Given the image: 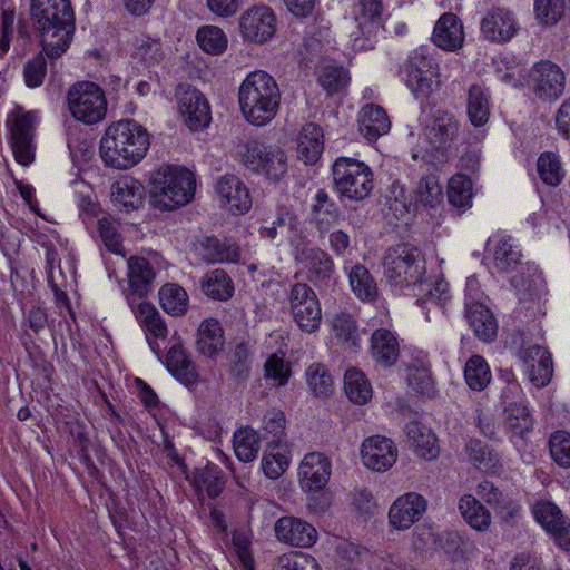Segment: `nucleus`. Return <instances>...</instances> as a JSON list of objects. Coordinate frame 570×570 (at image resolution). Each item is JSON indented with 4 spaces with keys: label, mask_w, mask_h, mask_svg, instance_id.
Listing matches in <instances>:
<instances>
[{
    "label": "nucleus",
    "mask_w": 570,
    "mask_h": 570,
    "mask_svg": "<svg viewBox=\"0 0 570 570\" xmlns=\"http://www.w3.org/2000/svg\"><path fill=\"white\" fill-rule=\"evenodd\" d=\"M150 146L144 126L132 119H121L107 127L100 140V156L106 166L128 169L140 163Z\"/></svg>",
    "instance_id": "f257e3e1"
},
{
    "label": "nucleus",
    "mask_w": 570,
    "mask_h": 570,
    "mask_svg": "<svg viewBox=\"0 0 570 570\" xmlns=\"http://www.w3.org/2000/svg\"><path fill=\"white\" fill-rule=\"evenodd\" d=\"M30 14L41 33L42 51L49 58L65 53L75 30L70 0H31Z\"/></svg>",
    "instance_id": "f03ea898"
},
{
    "label": "nucleus",
    "mask_w": 570,
    "mask_h": 570,
    "mask_svg": "<svg viewBox=\"0 0 570 570\" xmlns=\"http://www.w3.org/2000/svg\"><path fill=\"white\" fill-rule=\"evenodd\" d=\"M281 97L277 81L263 70L249 72L238 89L243 117L258 127L269 124L275 118L281 107Z\"/></svg>",
    "instance_id": "7ed1b4c3"
},
{
    "label": "nucleus",
    "mask_w": 570,
    "mask_h": 570,
    "mask_svg": "<svg viewBox=\"0 0 570 570\" xmlns=\"http://www.w3.org/2000/svg\"><path fill=\"white\" fill-rule=\"evenodd\" d=\"M194 174L183 167L164 166L150 180V204L160 210H174L187 205L194 197Z\"/></svg>",
    "instance_id": "20e7f679"
},
{
    "label": "nucleus",
    "mask_w": 570,
    "mask_h": 570,
    "mask_svg": "<svg viewBox=\"0 0 570 570\" xmlns=\"http://www.w3.org/2000/svg\"><path fill=\"white\" fill-rule=\"evenodd\" d=\"M383 273L394 289H412L416 295L425 284V259L415 247L397 245L385 252Z\"/></svg>",
    "instance_id": "39448f33"
},
{
    "label": "nucleus",
    "mask_w": 570,
    "mask_h": 570,
    "mask_svg": "<svg viewBox=\"0 0 570 570\" xmlns=\"http://www.w3.org/2000/svg\"><path fill=\"white\" fill-rule=\"evenodd\" d=\"M40 124L38 110H27L20 105L7 114L6 128L9 132V145L14 160L23 166H30L36 158V134Z\"/></svg>",
    "instance_id": "423d86ee"
},
{
    "label": "nucleus",
    "mask_w": 570,
    "mask_h": 570,
    "mask_svg": "<svg viewBox=\"0 0 570 570\" xmlns=\"http://www.w3.org/2000/svg\"><path fill=\"white\" fill-rule=\"evenodd\" d=\"M107 98L104 89L92 81H78L66 94V106L78 122L92 126L107 115Z\"/></svg>",
    "instance_id": "0eeeda50"
},
{
    "label": "nucleus",
    "mask_w": 570,
    "mask_h": 570,
    "mask_svg": "<svg viewBox=\"0 0 570 570\" xmlns=\"http://www.w3.org/2000/svg\"><path fill=\"white\" fill-rule=\"evenodd\" d=\"M334 186L341 197L361 202L373 189V171L368 165L355 158L340 157L333 167Z\"/></svg>",
    "instance_id": "6e6552de"
},
{
    "label": "nucleus",
    "mask_w": 570,
    "mask_h": 570,
    "mask_svg": "<svg viewBox=\"0 0 570 570\" xmlns=\"http://www.w3.org/2000/svg\"><path fill=\"white\" fill-rule=\"evenodd\" d=\"M240 158L247 169L273 181L282 179L287 173V156L278 147L249 141L243 147Z\"/></svg>",
    "instance_id": "1a4fd4ad"
},
{
    "label": "nucleus",
    "mask_w": 570,
    "mask_h": 570,
    "mask_svg": "<svg viewBox=\"0 0 570 570\" xmlns=\"http://www.w3.org/2000/svg\"><path fill=\"white\" fill-rule=\"evenodd\" d=\"M289 311L297 326L306 333H314L322 322L320 301L311 286L296 283L289 291Z\"/></svg>",
    "instance_id": "9d476101"
},
{
    "label": "nucleus",
    "mask_w": 570,
    "mask_h": 570,
    "mask_svg": "<svg viewBox=\"0 0 570 570\" xmlns=\"http://www.w3.org/2000/svg\"><path fill=\"white\" fill-rule=\"evenodd\" d=\"M177 109L185 125L193 131L209 126L212 111L207 98L197 88L180 83L175 91Z\"/></svg>",
    "instance_id": "9b49d317"
},
{
    "label": "nucleus",
    "mask_w": 570,
    "mask_h": 570,
    "mask_svg": "<svg viewBox=\"0 0 570 570\" xmlns=\"http://www.w3.org/2000/svg\"><path fill=\"white\" fill-rule=\"evenodd\" d=\"M430 118V163L444 164L452 156L451 147L458 136L459 125L451 112L440 109Z\"/></svg>",
    "instance_id": "f8f14e48"
},
{
    "label": "nucleus",
    "mask_w": 570,
    "mask_h": 570,
    "mask_svg": "<svg viewBox=\"0 0 570 570\" xmlns=\"http://www.w3.org/2000/svg\"><path fill=\"white\" fill-rule=\"evenodd\" d=\"M277 19L274 11L263 4L245 10L239 17V31L244 40L253 43H265L276 32Z\"/></svg>",
    "instance_id": "ddd939ff"
},
{
    "label": "nucleus",
    "mask_w": 570,
    "mask_h": 570,
    "mask_svg": "<svg viewBox=\"0 0 570 570\" xmlns=\"http://www.w3.org/2000/svg\"><path fill=\"white\" fill-rule=\"evenodd\" d=\"M530 82L538 98L554 101L564 91L566 75L557 63L542 60L531 68Z\"/></svg>",
    "instance_id": "4468645a"
},
{
    "label": "nucleus",
    "mask_w": 570,
    "mask_h": 570,
    "mask_svg": "<svg viewBox=\"0 0 570 570\" xmlns=\"http://www.w3.org/2000/svg\"><path fill=\"white\" fill-rule=\"evenodd\" d=\"M295 262L307 272L313 282L328 279L335 269L332 257L323 249L301 238L293 244Z\"/></svg>",
    "instance_id": "2eb2a0df"
},
{
    "label": "nucleus",
    "mask_w": 570,
    "mask_h": 570,
    "mask_svg": "<svg viewBox=\"0 0 570 570\" xmlns=\"http://www.w3.org/2000/svg\"><path fill=\"white\" fill-rule=\"evenodd\" d=\"M520 29L515 13L507 8L493 7L480 22L482 37L494 43H505L515 37Z\"/></svg>",
    "instance_id": "dca6fc26"
},
{
    "label": "nucleus",
    "mask_w": 570,
    "mask_h": 570,
    "mask_svg": "<svg viewBox=\"0 0 570 570\" xmlns=\"http://www.w3.org/2000/svg\"><path fill=\"white\" fill-rule=\"evenodd\" d=\"M518 357L523 363L524 373L537 387L546 386L553 374L551 354L538 344H522Z\"/></svg>",
    "instance_id": "f3484780"
},
{
    "label": "nucleus",
    "mask_w": 570,
    "mask_h": 570,
    "mask_svg": "<svg viewBox=\"0 0 570 570\" xmlns=\"http://www.w3.org/2000/svg\"><path fill=\"white\" fill-rule=\"evenodd\" d=\"M395 443L382 435L365 439L361 445V460L365 468L375 472H386L397 461Z\"/></svg>",
    "instance_id": "a211bd4d"
},
{
    "label": "nucleus",
    "mask_w": 570,
    "mask_h": 570,
    "mask_svg": "<svg viewBox=\"0 0 570 570\" xmlns=\"http://www.w3.org/2000/svg\"><path fill=\"white\" fill-rule=\"evenodd\" d=\"M534 519L540 525L552 533L558 546L570 551V520L550 501H538L532 507Z\"/></svg>",
    "instance_id": "6ab92c4d"
},
{
    "label": "nucleus",
    "mask_w": 570,
    "mask_h": 570,
    "mask_svg": "<svg viewBox=\"0 0 570 570\" xmlns=\"http://www.w3.org/2000/svg\"><path fill=\"white\" fill-rule=\"evenodd\" d=\"M276 539L295 548H309L318 538L316 529L307 521L293 517H281L274 524Z\"/></svg>",
    "instance_id": "aec40b11"
},
{
    "label": "nucleus",
    "mask_w": 570,
    "mask_h": 570,
    "mask_svg": "<svg viewBox=\"0 0 570 570\" xmlns=\"http://www.w3.org/2000/svg\"><path fill=\"white\" fill-rule=\"evenodd\" d=\"M423 495L409 492L400 495L389 509V524L399 531H405L416 523L426 511Z\"/></svg>",
    "instance_id": "412c9836"
},
{
    "label": "nucleus",
    "mask_w": 570,
    "mask_h": 570,
    "mask_svg": "<svg viewBox=\"0 0 570 570\" xmlns=\"http://www.w3.org/2000/svg\"><path fill=\"white\" fill-rule=\"evenodd\" d=\"M332 464L327 456L320 452L307 453L298 468V480L305 492H317L325 488L330 480Z\"/></svg>",
    "instance_id": "4be33fe9"
},
{
    "label": "nucleus",
    "mask_w": 570,
    "mask_h": 570,
    "mask_svg": "<svg viewBox=\"0 0 570 570\" xmlns=\"http://www.w3.org/2000/svg\"><path fill=\"white\" fill-rule=\"evenodd\" d=\"M382 12L381 0H358L355 13L358 21L360 33L366 36L365 39L354 38L353 47L358 50L374 48L375 37L381 28L379 18Z\"/></svg>",
    "instance_id": "5701e85b"
},
{
    "label": "nucleus",
    "mask_w": 570,
    "mask_h": 570,
    "mask_svg": "<svg viewBox=\"0 0 570 570\" xmlns=\"http://www.w3.org/2000/svg\"><path fill=\"white\" fill-rule=\"evenodd\" d=\"M220 203L232 214H244L252 206L248 188L234 175L223 176L216 186Z\"/></svg>",
    "instance_id": "b1692460"
},
{
    "label": "nucleus",
    "mask_w": 570,
    "mask_h": 570,
    "mask_svg": "<svg viewBox=\"0 0 570 570\" xmlns=\"http://www.w3.org/2000/svg\"><path fill=\"white\" fill-rule=\"evenodd\" d=\"M431 40L445 51L460 49L464 41L463 26L460 19L451 12L442 14L434 26Z\"/></svg>",
    "instance_id": "393cba45"
},
{
    "label": "nucleus",
    "mask_w": 570,
    "mask_h": 570,
    "mask_svg": "<svg viewBox=\"0 0 570 570\" xmlns=\"http://www.w3.org/2000/svg\"><path fill=\"white\" fill-rule=\"evenodd\" d=\"M488 253L492 256L493 267L499 273H510L521 262V252L514 239L495 235L488 240Z\"/></svg>",
    "instance_id": "a878e982"
},
{
    "label": "nucleus",
    "mask_w": 570,
    "mask_h": 570,
    "mask_svg": "<svg viewBox=\"0 0 570 570\" xmlns=\"http://www.w3.org/2000/svg\"><path fill=\"white\" fill-rule=\"evenodd\" d=\"M166 366L171 375L188 389L198 386L200 376L196 365L181 345H173L169 348Z\"/></svg>",
    "instance_id": "bb28decb"
},
{
    "label": "nucleus",
    "mask_w": 570,
    "mask_h": 570,
    "mask_svg": "<svg viewBox=\"0 0 570 570\" xmlns=\"http://www.w3.org/2000/svg\"><path fill=\"white\" fill-rule=\"evenodd\" d=\"M466 318L475 336L485 343L495 340L498 323L493 313L481 302L468 299Z\"/></svg>",
    "instance_id": "cd10ccee"
},
{
    "label": "nucleus",
    "mask_w": 570,
    "mask_h": 570,
    "mask_svg": "<svg viewBox=\"0 0 570 570\" xmlns=\"http://www.w3.org/2000/svg\"><path fill=\"white\" fill-rule=\"evenodd\" d=\"M297 157L304 164H315L324 150V134L322 128L314 124H305L297 136Z\"/></svg>",
    "instance_id": "c85d7f7f"
},
{
    "label": "nucleus",
    "mask_w": 570,
    "mask_h": 570,
    "mask_svg": "<svg viewBox=\"0 0 570 570\" xmlns=\"http://www.w3.org/2000/svg\"><path fill=\"white\" fill-rule=\"evenodd\" d=\"M390 128V118L381 106L368 104L360 110L358 129L367 140H376L387 134Z\"/></svg>",
    "instance_id": "c756f323"
},
{
    "label": "nucleus",
    "mask_w": 570,
    "mask_h": 570,
    "mask_svg": "<svg viewBox=\"0 0 570 570\" xmlns=\"http://www.w3.org/2000/svg\"><path fill=\"white\" fill-rule=\"evenodd\" d=\"M426 68L428 48L421 46L410 55L402 69L406 86L416 97L428 88Z\"/></svg>",
    "instance_id": "7c9ffc66"
},
{
    "label": "nucleus",
    "mask_w": 570,
    "mask_h": 570,
    "mask_svg": "<svg viewBox=\"0 0 570 570\" xmlns=\"http://www.w3.org/2000/svg\"><path fill=\"white\" fill-rule=\"evenodd\" d=\"M144 193L140 181L131 176H122L111 186V196L115 204L127 212L137 209L142 205Z\"/></svg>",
    "instance_id": "2f4dec72"
},
{
    "label": "nucleus",
    "mask_w": 570,
    "mask_h": 570,
    "mask_svg": "<svg viewBox=\"0 0 570 570\" xmlns=\"http://www.w3.org/2000/svg\"><path fill=\"white\" fill-rule=\"evenodd\" d=\"M371 352L376 363L384 367L393 366L400 355L399 341L394 333L386 328H379L371 337Z\"/></svg>",
    "instance_id": "473e14b6"
},
{
    "label": "nucleus",
    "mask_w": 570,
    "mask_h": 570,
    "mask_svg": "<svg viewBox=\"0 0 570 570\" xmlns=\"http://www.w3.org/2000/svg\"><path fill=\"white\" fill-rule=\"evenodd\" d=\"M129 305L135 314L136 320L146 333L147 340L149 336L154 338H166L168 335L167 326L156 307L146 301L135 303L129 298Z\"/></svg>",
    "instance_id": "72a5a7b5"
},
{
    "label": "nucleus",
    "mask_w": 570,
    "mask_h": 570,
    "mask_svg": "<svg viewBox=\"0 0 570 570\" xmlns=\"http://www.w3.org/2000/svg\"><path fill=\"white\" fill-rule=\"evenodd\" d=\"M503 416L504 429L512 442L524 440L533 430V417L525 403L513 407H504Z\"/></svg>",
    "instance_id": "f704fd0d"
},
{
    "label": "nucleus",
    "mask_w": 570,
    "mask_h": 570,
    "mask_svg": "<svg viewBox=\"0 0 570 570\" xmlns=\"http://www.w3.org/2000/svg\"><path fill=\"white\" fill-rule=\"evenodd\" d=\"M476 494L489 504L504 520L511 519L517 513V507L511 498L503 493L493 482L481 481L476 487Z\"/></svg>",
    "instance_id": "c9c22d12"
},
{
    "label": "nucleus",
    "mask_w": 570,
    "mask_h": 570,
    "mask_svg": "<svg viewBox=\"0 0 570 570\" xmlns=\"http://www.w3.org/2000/svg\"><path fill=\"white\" fill-rule=\"evenodd\" d=\"M224 346L223 328L214 318L200 323L197 333V351L207 357H215Z\"/></svg>",
    "instance_id": "e433bc0d"
},
{
    "label": "nucleus",
    "mask_w": 570,
    "mask_h": 570,
    "mask_svg": "<svg viewBox=\"0 0 570 570\" xmlns=\"http://www.w3.org/2000/svg\"><path fill=\"white\" fill-rule=\"evenodd\" d=\"M338 216V209L330 199L328 194L324 189H320L312 205V224L321 234H324L337 223Z\"/></svg>",
    "instance_id": "4c0bfd02"
},
{
    "label": "nucleus",
    "mask_w": 570,
    "mask_h": 570,
    "mask_svg": "<svg viewBox=\"0 0 570 570\" xmlns=\"http://www.w3.org/2000/svg\"><path fill=\"white\" fill-rule=\"evenodd\" d=\"M128 282L131 291L139 297L145 296L155 277V272L150 263L138 256H131L127 261Z\"/></svg>",
    "instance_id": "58836bf2"
},
{
    "label": "nucleus",
    "mask_w": 570,
    "mask_h": 570,
    "mask_svg": "<svg viewBox=\"0 0 570 570\" xmlns=\"http://www.w3.org/2000/svg\"><path fill=\"white\" fill-rule=\"evenodd\" d=\"M345 271H348V282L353 293L364 302H372L377 296V286L374 282L368 269L361 265H348L344 266Z\"/></svg>",
    "instance_id": "ea45409f"
},
{
    "label": "nucleus",
    "mask_w": 570,
    "mask_h": 570,
    "mask_svg": "<svg viewBox=\"0 0 570 570\" xmlns=\"http://www.w3.org/2000/svg\"><path fill=\"white\" fill-rule=\"evenodd\" d=\"M459 510L466 523L474 530L485 531L490 527L489 510L473 495H463L459 501Z\"/></svg>",
    "instance_id": "a19ab883"
},
{
    "label": "nucleus",
    "mask_w": 570,
    "mask_h": 570,
    "mask_svg": "<svg viewBox=\"0 0 570 570\" xmlns=\"http://www.w3.org/2000/svg\"><path fill=\"white\" fill-rule=\"evenodd\" d=\"M264 474L272 479H278L289 465L288 449L282 441L269 444L261 462Z\"/></svg>",
    "instance_id": "79ce46f5"
},
{
    "label": "nucleus",
    "mask_w": 570,
    "mask_h": 570,
    "mask_svg": "<svg viewBox=\"0 0 570 570\" xmlns=\"http://www.w3.org/2000/svg\"><path fill=\"white\" fill-rule=\"evenodd\" d=\"M202 247L204 258L212 263H235L239 259V248L229 239L207 237Z\"/></svg>",
    "instance_id": "37998d69"
},
{
    "label": "nucleus",
    "mask_w": 570,
    "mask_h": 570,
    "mask_svg": "<svg viewBox=\"0 0 570 570\" xmlns=\"http://www.w3.org/2000/svg\"><path fill=\"white\" fill-rule=\"evenodd\" d=\"M468 116L475 127H481L489 120V94L485 88L479 85H473L468 90Z\"/></svg>",
    "instance_id": "c03bdc74"
},
{
    "label": "nucleus",
    "mask_w": 570,
    "mask_h": 570,
    "mask_svg": "<svg viewBox=\"0 0 570 570\" xmlns=\"http://www.w3.org/2000/svg\"><path fill=\"white\" fill-rule=\"evenodd\" d=\"M465 452L469 461L483 472L494 473L500 465L498 453L480 440H470L465 446Z\"/></svg>",
    "instance_id": "a18cd8bd"
},
{
    "label": "nucleus",
    "mask_w": 570,
    "mask_h": 570,
    "mask_svg": "<svg viewBox=\"0 0 570 570\" xmlns=\"http://www.w3.org/2000/svg\"><path fill=\"white\" fill-rule=\"evenodd\" d=\"M344 391L355 404H365L372 397V385L365 374L357 368H348L344 375Z\"/></svg>",
    "instance_id": "49530a36"
},
{
    "label": "nucleus",
    "mask_w": 570,
    "mask_h": 570,
    "mask_svg": "<svg viewBox=\"0 0 570 570\" xmlns=\"http://www.w3.org/2000/svg\"><path fill=\"white\" fill-rule=\"evenodd\" d=\"M200 285L205 295L214 299L226 301L234 293L232 279L220 268L206 273L202 278Z\"/></svg>",
    "instance_id": "de8ad7c7"
},
{
    "label": "nucleus",
    "mask_w": 570,
    "mask_h": 570,
    "mask_svg": "<svg viewBox=\"0 0 570 570\" xmlns=\"http://www.w3.org/2000/svg\"><path fill=\"white\" fill-rule=\"evenodd\" d=\"M305 379L315 397L326 399L334 391V381L328 368L322 363H313L305 371Z\"/></svg>",
    "instance_id": "09e8293b"
},
{
    "label": "nucleus",
    "mask_w": 570,
    "mask_h": 570,
    "mask_svg": "<svg viewBox=\"0 0 570 570\" xmlns=\"http://www.w3.org/2000/svg\"><path fill=\"white\" fill-rule=\"evenodd\" d=\"M233 445L239 461L252 462L261 449L259 435L249 426L240 428L234 433Z\"/></svg>",
    "instance_id": "8fccbe9b"
},
{
    "label": "nucleus",
    "mask_w": 570,
    "mask_h": 570,
    "mask_svg": "<svg viewBox=\"0 0 570 570\" xmlns=\"http://www.w3.org/2000/svg\"><path fill=\"white\" fill-rule=\"evenodd\" d=\"M193 485L199 491H206L208 497H218L225 487L223 472L216 465L195 469L191 476Z\"/></svg>",
    "instance_id": "3c124183"
},
{
    "label": "nucleus",
    "mask_w": 570,
    "mask_h": 570,
    "mask_svg": "<svg viewBox=\"0 0 570 570\" xmlns=\"http://www.w3.org/2000/svg\"><path fill=\"white\" fill-rule=\"evenodd\" d=\"M159 304L163 309L174 316H180L187 312L188 295L186 291L173 283L165 284L158 292Z\"/></svg>",
    "instance_id": "603ef678"
},
{
    "label": "nucleus",
    "mask_w": 570,
    "mask_h": 570,
    "mask_svg": "<svg viewBox=\"0 0 570 570\" xmlns=\"http://www.w3.org/2000/svg\"><path fill=\"white\" fill-rule=\"evenodd\" d=\"M332 331L343 346L355 351L360 346V334L355 320L346 313L337 314L332 321Z\"/></svg>",
    "instance_id": "864d4df0"
},
{
    "label": "nucleus",
    "mask_w": 570,
    "mask_h": 570,
    "mask_svg": "<svg viewBox=\"0 0 570 570\" xmlns=\"http://www.w3.org/2000/svg\"><path fill=\"white\" fill-rule=\"evenodd\" d=\"M491 371L487 361L480 355L471 356L464 367V379L473 391H483L491 382Z\"/></svg>",
    "instance_id": "5fc2aeb1"
},
{
    "label": "nucleus",
    "mask_w": 570,
    "mask_h": 570,
    "mask_svg": "<svg viewBox=\"0 0 570 570\" xmlns=\"http://www.w3.org/2000/svg\"><path fill=\"white\" fill-rule=\"evenodd\" d=\"M448 200L459 209H466L472 206V181L463 174L453 176L448 186Z\"/></svg>",
    "instance_id": "6e6d98bb"
},
{
    "label": "nucleus",
    "mask_w": 570,
    "mask_h": 570,
    "mask_svg": "<svg viewBox=\"0 0 570 570\" xmlns=\"http://www.w3.org/2000/svg\"><path fill=\"white\" fill-rule=\"evenodd\" d=\"M273 570H323L315 557L305 552L291 551L278 556Z\"/></svg>",
    "instance_id": "4d7b16f0"
},
{
    "label": "nucleus",
    "mask_w": 570,
    "mask_h": 570,
    "mask_svg": "<svg viewBox=\"0 0 570 570\" xmlns=\"http://www.w3.org/2000/svg\"><path fill=\"white\" fill-rule=\"evenodd\" d=\"M197 42L207 53L220 55L228 45L225 32L217 26H204L197 31Z\"/></svg>",
    "instance_id": "13d9d810"
},
{
    "label": "nucleus",
    "mask_w": 570,
    "mask_h": 570,
    "mask_svg": "<svg viewBox=\"0 0 570 570\" xmlns=\"http://www.w3.org/2000/svg\"><path fill=\"white\" fill-rule=\"evenodd\" d=\"M406 443L419 456L428 454L426 425L423 415L411 419L405 425Z\"/></svg>",
    "instance_id": "bf43d9fd"
},
{
    "label": "nucleus",
    "mask_w": 570,
    "mask_h": 570,
    "mask_svg": "<svg viewBox=\"0 0 570 570\" xmlns=\"http://www.w3.org/2000/svg\"><path fill=\"white\" fill-rule=\"evenodd\" d=\"M538 173L542 181L549 186H558L563 178V169L561 167L558 155L546 151L538 159Z\"/></svg>",
    "instance_id": "052dcab7"
},
{
    "label": "nucleus",
    "mask_w": 570,
    "mask_h": 570,
    "mask_svg": "<svg viewBox=\"0 0 570 570\" xmlns=\"http://www.w3.org/2000/svg\"><path fill=\"white\" fill-rule=\"evenodd\" d=\"M132 56L146 66L158 63L163 59L161 45L146 36L136 38Z\"/></svg>",
    "instance_id": "680f3d73"
},
{
    "label": "nucleus",
    "mask_w": 570,
    "mask_h": 570,
    "mask_svg": "<svg viewBox=\"0 0 570 570\" xmlns=\"http://www.w3.org/2000/svg\"><path fill=\"white\" fill-rule=\"evenodd\" d=\"M425 358V353L421 351L417 353V355H413L412 360L406 365L407 384L412 390L419 393H424L428 379Z\"/></svg>",
    "instance_id": "e2e57ef3"
},
{
    "label": "nucleus",
    "mask_w": 570,
    "mask_h": 570,
    "mask_svg": "<svg viewBox=\"0 0 570 570\" xmlns=\"http://www.w3.org/2000/svg\"><path fill=\"white\" fill-rule=\"evenodd\" d=\"M265 379L272 381L274 386H284L287 384L292 371L284 356L272 354L265 362Z\"/></svg>",
    "instance_id": "0e129e2a"
},
{
    "label": "nucleus",
    "mask_w": 570,
    "mask_h": 570,
    "mask_svg": "<svg viewBox=\"0 0 570 570\" xmlns=\"http://www.w3.org/2000/svg\"><path fill=\"white\" fill-rule=\"evenodd\" d=\"M348 80L347 71L340 67H324L318 75V82L328 95H333L344 89L347 86Z\"/></svg>",
    "instance_id": "69168bd1"
},
{
    "label": "nucleus",
    "mask_w": 570,
    "mask_h": 570,
    "mask_svg": "<svg viewBox=\"0 0 570 570\" xmlns=\"http://www.w3.org/2000/svg\"><path fill=\"white\" fill-rule=\"evenodd\" d=\"M564 0H534L537 20L546 26H554L563 16Z\"/></svg>",
    "instance_id": "338daca9"
},
{
    "label": "nucleus",
    "mask_w": 570,
    "mask_h": 570,
    "mask_svg": "<svg viewBox=\"0 0 570 570\" xmlns=\"http://www.w3.org/2000/svg\"><path fill=\"white\" fill-rule=\"evenodd\" d=\"M549 450L553 461L562 466L570 468V433L554 432L549 440Z\"/></svg>",
    "instance_id": "774afa93"
}]
</instances>
